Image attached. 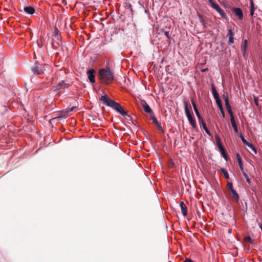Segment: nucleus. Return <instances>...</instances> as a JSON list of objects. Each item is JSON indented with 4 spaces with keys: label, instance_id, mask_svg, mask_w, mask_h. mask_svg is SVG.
<instances>
[{
    "label": "nucleus",
    "instance_id": "obj_29",
    "mask_svg": "<svg viewBox=\"0 0 262 262\" xmlns=\"http://www.w3.org/2000/svg\"><path fill=\"white\" fill-rule=\"evenodd\" d=\"M60 33L58 30V29L55 27V31H54V34H53V37L55 38V37H58V36H60Z\"/></svg>",
    "mask_w": 262,
    "mask_h": 262
},
{
    "label": "nucleus",
    "instance_id": "obj_6",
    "mask_svg": "<svg viewBox=\"0 0 262 262\" xmlns=\"http://www.w3.org/2000/svg\"><path fill=\"white\" fill-rule=\"evenodd\" d=\"M39 69V66H38V62L35 61L34 64L32 67L31 70L32 72L36 75H40L42 73V70Z\"/></svg>",
    "mask_w": 262,
    "mask_h": 262
},
{
    "label": "nucleus",
    "instance_id": "obj_53",
    "mask_svg": "<svg viewBox=\"0 0 262 262\" xmlns=\"http://www.w3.org/2000/svg\"><path fill=\"white\" fill-rule=\"evenodd\" d=\"M208 71V69L207 68H204V69H202L201 70V72H207Z\"/></svg>",
    "mask_w": 262,
    "mask_h": 262
},
{
    "label": "nucleus",
    "instance_id": "obj_1",
    "mask_svg": "<svg viewBox=\"0 0 262 262\" xmlns=\"http://www.w3.org/2000/svg\"><path fill=\"white\" fill-rule=\"evenodd\" d=\"M99 100L102 102L104 105L110 107L114 110L116 111L119 114L123 116H127L130 118V120L132 123L134 125H136L135 123L130 115L128 114L127 111H126L120 104L115 101V100L111 99L109 96L105 94L102 95L100 98Z\"/></svg>",
    "mask_w": 262,
    "mask_h": 262
},
{
    "label": "nucleus",
    "instance_id": "obj_10",
    "mask_svg": "<svg viewBox=\"0 0 262 262\" xmlns=\"http://www.w3.org/2000/svg\"><path fill=\"white\" fill-rule=\"evenodd\" d=\"M24 11L26 14L29 15H33L35 12L34 8L31 6H25Z\"/></svg>",
    "mask_w": 262,
    "mask_h": 262
},
{
    "label": "nucleus",
    "instance_id": "obj_13",
    "mask_svg": "<svg viewBox=\"0 0 262 262\" xmlns=\"http://www.w3.org/2000/svg\"><path fill=\"white\" fill-rule=\"evenodd\" d=\"M220 152L222 155V156L223 157V158L225 159L226 161H228L229 160V157L228 156V154L226 152V150L225 148V147L221 148V149H219Z\"/></svg>",
    "mask_w": 262,
    "mask_h": 262
},
{
    "label": "nucleus",
    "instance_id": "obj_11",
    "mask_svg": "<svg viewBox=\"0 0 262 262\" xmlns=\"http://www.w3.org/2000/svg\"><path fill=\"white\" fill-rule=\"evenodd\" d=\"M142 106L144 110V111L146 113H152V110L150 108V106L147 104V103L144 101V102H143L142 104Z\"/></svg>",
    "mask_w": 262,
    "mask_h": 262
},
{
    "label": "nucleus",
    "instance_id": "obj_18",
    "mask_svg": "<svg viewBox=\"0 0 262 262\" xmlns=\"http://www.w3.org/2000/svg\"><path fill=\"white\" fill-rule=\"evenodd\" d=\"M238 137L240 138L241 141L244 145L248 146V144H250V142L245 139L244 136L242 133L238 134Z\"/></svg>",
    "mask_w": 262,
    "mask_h": 262
},
{
    "label": "nucleus",
    "instance_id": "obj_32",
    "mask_svg": "<svg viewBox=\"0 0 262 262\" xmlns=\"http://www.w3.org/2000/svg\"><path fill=\"white\" fill-rule=\"evenodd\" d=\"M76 108V106H72V107H70V108H67L65 110H66V111L67 112V114H69V113L73 111Z\"/></svg>",
    "mask_w": 262,
    "mask_h": 262
},
{
    "label": "nucleus",
    "instance_id": "obj_52",
    "mask_svg": "<svg viewBox=\"0 0 262 262\" xmlns=\"http://www.w3.org/2000/svg\"><path fill=\"white\" fill-rule=\"evenodd\" d=\"M239 168L244 167L243 161L238 162Z\"/></svg>",
    "mask_w": 262,
    "mask_h": 262
},
{
    "label": "nucleus",
    "instance_id": "obj_31",
    "mask_svg": "<svg viewBox=\"0 0 262 262\" xmlns=\"http://www.w3.org/2000/svg\"><path fill=\"white\" fill-rule=\"evenodd\" d=\"M156 126H157V128H158V130H159L161 133H162V134H164V133H165V132H164V130H163V128H162V127L161 124V123H160L159 124H157Z\"/></svg>",
    "mask_w": 262,
    "mask_h": 262
},
{
    "label": "nucleus",
    "instance_id": "obj_55",
    "mask_svg": "<svg viewBox=\"0 0 262 262\" xmlns=\"http://www.w3.org/2000/svg\"><path fill=\"white\" fill-rule=\"evenodd\" d=\"M202 25L203 26L204 29H205L207 27L206 23L205 21H204V23H202Z\"/></svg>",
    "mask_w": 262,
    "mask_h": 262
},
{
    "label": "nucleus",
    "instance_id": "obj_7",
    "mask_svg": "<svg viewBox=\"0 0 262 262\" xmlns=\"http://www.w3.org/2000/svg\"><path fill=\"white\" fill-rule=\"evenodd\" d=\"M70 86V84L64 82V80L60 81L55 86V91L59 92L61 89H66Z\"/></svg>",
    "mask_w": 262,
    "mask_h": 262
},
{
    "label": "nucleus",
    "instance_id": "obj_3",
    "mask_svg": "<svg viewBox=\"0 0 262 262\" xmlns=\"http://www.w3.org/2000/svg\"><path fill=\"white\" fill-rule=\"evenodd\" d=\"M184 110L186 117L189 122V123L195 129L197 128V124L195 119L193 116V113L191 111V106L189 102L187 101L184 102Z\"/></svg>",
    "mask_w": 262,
    "mask_h": 262
},
{
    "label": "nucleus",
    "instance_id": "obj_16",
    "mask_svg": "<svg viewBox=\"0 0 262 262\" xmlns=\"http://www.w3.org/2000/svg\"><path fill=\"white\" fill-rule=\"evenodd\" d=\"M68 115V114H67L66 110H63L58 117H55L54 118H53V119L60 121V119L67 117Z\"/></svg>",
    "mask_w": 262,
    "mask_h": 262
},
{
    "label": "nucleus",
    "instance_id": "obj_43",
    "mask_svg": "<svg viewBox=\"0 0 262 262\" xmlns=\"http://www.w3.org/2000/svg\"><path fill=\"white\" fill-rule=\"evenodd\" d=\"M255 11V8H250V13L251 16H253Z\"/></svg>",
    "mask_w": 262,
    "mask_h": 262
},
{
    "label": "nucleus",
    "instance_id": "obj_47",
    "mask_svg": "<svg viewBox=\"0 0 262 262\" xmlns=\"http://www.w3.org/2000/svg\"><path fill=\"white\" fill-rule=\"evenodd\" d=\"M250 8H255L254 4L252 0H250Z\"/></svg>",
    "mask_w": 262,
    "mask_h": 262
},
{
    "label": "nucleus",
    "instance_id": "obj_37",
    "mask_svg": "<svg viewBox=\"0 0 262 262\" xmlns=\"http://www.w3.org/2000/svg\"><path fill=\"white\" fill-rule=\"evenodd\" d=\"M236 158H237V160L238 162H240L243 161L242 158V157L240 156V154L239 153L237 152L236 154Z\"/></svg>",
    "mask_w": 262,
    "mask_h": 262
},
{
    "label": "nucleus",
    "instance_id": "obj_22",
    "mask_svg": "<svg viewBox=\"0 0 262 262\" xmlns=\"http://www.w3.org/2000/svg\"><path fill=\"white\" fill-rule=\"evenodd\" d=\"M221 172L224 175L225 178L226 179H229V175L228 173V171L224 168H221Z\"/></svg>",
    "mask_w": 262,
    "mask_h": 262
},
{
    "label": "nucleus",
    "instance_id": "obj_36",
    "mask_svg": "<svg viewBox=\"0 0 262 262\" xmlns=\"http://www.w3.org/2000/svg\"><path fill=\"white\" fill-rule=\"evenodd\" d=\"M221 112L222 116L223 118H225V113L223 108V107H221L220 108H218Z\"/></svg>",
    "mask_w": 262,
    "mask_h": 262
},
{
    "label": "nucleus",
    "instance_id": "obj_26",
    "mask_svg": "<svg viewBox=\"0 0 262 262\" xmlns=\"http://www.w3.org/2000/svg\"><path fill=\"white\" fill-rule=\"evenodd\" d=\"M230 121L231 123V125L233 128L237 126V124L235 122L234 116L230 117Z\"/></svg>",
    "mask_w": 262,
    "mask_h": 262
},
{
    "label": "nucleus",
    "instance_id": "obj_56",
    "mask_svg": "<svg viewBox=\"0 0 262 262\" xmlns=\"http://www.w3.org/2000/svg\"><path fill=\"white\" fill-rule=\"evenodd\" d=\"M203 128L204 129V130L205 131V132H207V130H208V128H207V126H205V127H204Z\"/></svg>",
    "mask_w": 262,
    "mask_h": 262
},
{
    "label": "nucleus",
    "instance_id": "obj_40",
    "mask_svg": "<svg viewBox=\"0 0 262 262\" xmlns=\"http://www.w3.org/2000/svg\"><path fill=\"white\" fill-rule=\"evenodd\" d=\"M38 66H39V69L40 68L42 70V73H43L44 71H45V64H38Z\"/></svg>",
    "mask_w": 262,
    "mask_h": 262
},
{
    "label": "nucleus",
    "instance_id": "obj_51",
    "mask_svg": "<svg viewBox=\"0 0 262 262\" xmlns=\"http://www.w3.org/2000/svg\"><path fill=\"white\" fill-rule=\"evenodd\" d=\"M206 133L209 136L212 137V135L209 129L207 130V132H206Z\"/></svg>",
    "mask_w": 262,
    "mask_h": 262
},
{
    "label": "nucleus",
    "instance_id": "obj_49",
    "mask_svg": "<svg viewBox=\"0 0 262 262\" xmlns=\"http://www.w3.org/2000/svg\"><path fill=\"white\" fill-rule=\"evenodd\" d=\"M183 262H193V261L190 258H186Z\"/></svg>",
    "mask_w": 262,
    "mask_h": 262
},
{
    "label": "nucleus",
    "instance_id": "obj_28",
    "mask_svg": "<svg viewBox=\"0 0 262 262\" xmlns=\"http://www.w3.org/2000/svg\"><path fill=\"white\" fill-rule=\"evenodd\" d=\"M247 146L248 147H249L251 150H252L254 152L255 154H257L256 148L254 147V146L251 143H250V144H248Z\"/></svg>",
    "mask_w": 262,
    "mask_h": 262
},
{
    "label": "nucleus",
    "instance_id": "obj_15",
    "mask_svg": "<svg viewBox=\"0 0 262 262\" xmlns=\"http://www.w3.org/2000/svg\"><path fill=\"white\" fill-rule=\"evenodd\" d=\"M225 107H226V108L227 109V111L228 113L230 115V117H233L234 116V114H233V111L232 110V108H231V106L230 105V102L229 103H226L225 104Z\"/></svg>",
    "mask_w": 262,
    "mask_h": 262
},
{
    "label": "nucleus",
    "instance_id": "obj_35",
    "mask_svg": "<svg viewBox=\"0 0 262 262\" xmlns=\"http://www.w3.org/2000/svg\"><path fill=\"white\" fill-rule=\"evenodd\" d=\"M198 17H199V20H200V22L202 24V23H204V21H205L204 19V18H203V16L202 14H198Z\"/></svg>",
    "mask_w": 262,
    "mask_h": 262
},
{
    "label": "nucleus",
    "instance_id": "obj_57",
    "mask_svg": "<svg viewBox=\"0 0 262 262\" xmlns=\"http://www.w3.org/2000/svg\"><path fill=\"white\" fill-rule=\"evenodd\" d=\"M37 45H38V46L39 47V48H41V47H42V45H41V44H39L38 43H37Z\"/></svg>",
    "mask_w": 262,
    "mask_h": 262
},
{
    "label": "nucleus",
    "instance_id": "obj_20",
    "mask_svg": "<svg viewBox=\"0 0 262 262\" xmlns=\"http://www.w3.org/2000/svg\"><path fill=\"white\" fill-rule=\"evenodd\" d=\"M217 12L220 14V15L223 17L226 20H228V17H227L226 14L224 12V11L220 8Z\"/></svg>",
    "mask_w": 262,
    "mask_h": 262
},
{
    "label": "nucleus",
    "instance_id": "obj_59",
    "mask_svg": "<svg viewBox=\"0 0 262 262\" xmlns=\"http://www.w3.org/2000/svg\"><path fill=\"white\" fill-rule=\"evenodd\" d=\"M52 44L53 46L54 47L53 42H52Z\"/></svg>",
    "mask_w": 262,
    "mask_h": 262
},
{
    "label": "nucleus",
    "instance_id": "obj_38",
    "mask_svg": "<svg viewBox=\"0 0 262 262\" xmlns=\"http://www.w3.org/2000/svg\"><path fill=\"white\" fill-rule=\"evenodd\" d=\"M228 187L230 191H231V190L234 189L233 188V184L232 182H228Z\"/></svg>",
    "mask_w": 262,
    "mask_h": 262
},
{
    "label": "nucleus",
    "instance_id": "obj_41",
    "mask_svg": "<svg viewBox=\"0 0 262 262\" xmlns=\"http://www.w3.org/2000/svg\"><path fill=\"white\" fill-rule=\"evenodd\" d=\"M216 146H217L219 149H221V148L224 147L223 145L222 144V141L217 144H216Z\"/></svg>",
    "mask_w": 262,
    "mask_h": 262
},
{
    "label": "nucleus",
    "instance_id": "obj_14",
    "mask_svg": "<svg viewBox=\"0 0 262 262\" xmlns=\"http://www.w3.org/2000/svg\"><path fill=\"white\" fill-rule=\"evenodd\" d=\"M208 2L210 4L211 7L215 9L216 11L221 8L219 5L215 2V0H208Z\"/></svg>",
    "mask_w": 262,
    "mask_h": 262
},
{
    "label": "nucleus",
    "instance_id": "obj_2",
    "mask_svg": "<svg viewBox=\"0 0 262 262\" xmlns=\"http://www.w3.org/2000/svg\"><path fill=\"white\" fill-rule=\"evenodd\" d=\"M98 76L102 82L106 84H108L115 79L114 73L109 67L99 70Z\"/></svg>",
    "mask_w": 262,
    "mask_h": 262
},
{
    "label": "nucleus",
    "instance_id": "obj_21",
    "mask_svg": "<svg viewBox=\"0 0 262 262\" xmlns=\"http://www.w3.org/2000/svg\"><path fill=\"white\" fill-rule=\"evenodd\" d=\"M214 99H215V103L216 104L217 108H220L221 107H222L223 105H222V101L220 99V96L214 98Z\"/></svg>",
    "mask_w": 262,
    "mask_h": 262
},
{
    "label": "nucleus",
    "instance_id": "obj_50",
    "mask_svg": "<svg viewBox=\"0 0 262 262\" xmlns=\"http://www.w3.org/2000/svg\"><path fill=\"white\" fill-rule=\"evenodd\" d=\"M246 50L247 49H242V52L243 53V56H245L246 53Z\"/></svg>",
    "mask_w": 262,
    "mask_h": 262
},
{
    "label": "nucleus",
    "instance_id": "obj_23",
    "mask_svg": "<svg viewBox=\"0 0 262 262\" xmlns=\"http://www.w3.org/2000/svg\"><path fill=\"white\" fill-rule=\"evenodd\" d=\"M222 98L225 101V104L226 103H229V99L228 94L227 92H224V94L222 96Z\"/></svg>",
    "mask_w": 262,
    "mask_h": 262
},
{
    "label": "nucleus",
    "instance_id": "obj_58",
    "mask_svg": "<svg viewBox=\"0 0 262 262\" xmlns=\"http://www.w3.org/2000/svg\"><path fill=\"white\" fill-rule=\"evenodd\" d=\"M228 232H229V233H231V230H229Z\"/></svg>",
    "mask_w": 262,
    "mask_h": 262
},
{
    "label": "nucleus",
    "instance_id": "obj_44",
    "mask_svg": "<svg viewBox=\"0 0 262 262\" xmlns=\"http://www.w3.org/2000/svg\"><path fill=\"white\" fill-rule=\"evenodd\" d=\"M233 128L235 133H236L238 135V134H240V133H241V132H239L237 126L235 127L234 128Z\"/></svg>",
    "mask_w": 262,
    "mask_h": 262
},
{
    "label": "nucleus",
    "instance_id": "obj_33",
    "mask_svg": "<svg viewBox=\"0 0 262 262\" xmlns=\"http://www.w3.org/2000/svg\"><path fill=\"white\" fill-rule=\"evenodd\" d=\"M243 175L244 176V177L246 179L247 182L248 184H251V180H250V178H249L247 173H244V174H243Z\"/></svg>",
    "mask_w": 262,
    "mask_h": 262
},
{
    "label": "nucleus",
    "instance_id": "obj_48",
    "mask_svg": "<svg viewBox=\"0 0 262 262\" xmlns=\"http://www.w3.org/2000/svg\"><path fill=\"white\" fill-rule=\"evenodd\" d=\"M254 103L255 104V105L258 106V98H256V97H254Z\"/></svg>",
    "mask_w": 262,
    "mask_h": 262
},
{
    "label": "nucleus",
    "instance_id": "obj_4",
    "mask_svg": "<svg viewBox=\"0 0 262 262\" xmlns=\"http://www.w3.org/2000/svg\"><path fill=\"white\" fill-rule=\"evenodd\" d=\"M231 10L239 20H242L243 19L244 15L242 9L236 7H232L231 8Z\"/></svg>",
    "mask_w": 262,
    "mask_h": 262
},
{
    "label": "nucleus",
    "instance_id": "obj_9",
    "mask_svg": "<svg viewBox=\"0 0 262 262\" xmlns=\"http://www.w3.org/2000/svg\"><path fill=\"white\" fill-rule=\"evenodd\" d=\"M227 36L229 38L228 44L232 45L234 42V33L231 29H229L228 31Z\"/></svg>",
    "mask_w": 262,
    "mask_h": 262
},
{
    "label": "nucleus",
    "instance_id": "obj_12",
    "mask_svg": "<svg viewBox=\"0 0 262 262\" xmlns=\"http://www.w3.org/2000/svg\"><path fill=\"white\" fill-rule=\"evenodd\" d=\"M191 103H192V106H193V110H194V111L198 118L200 119L201 118H202V116L201 115H200V113H199V111L197 108V106H196V104L195 103V101L192 99L191 100Z\"/></svg>",
    "mask_w": 262,
    "mask_h": 262
},
{
    "label": "nucleus",
    "instance_id": "obj_34",
    "mask_svg": "<svg viewBox=\"0 0 262 262\" xmlns=\"http://www.w3.org/2000/svg\"><path fill=\"white\" fill-rule=\"evenodd\" d=\"M215 140L216 144H217L222 141L220 136L217 134H215Z\"/></svg>",
    "mask_w": 262,
    "mask_h": 262
},
{
    "label": "nucleus",
    "instance_id": "obj_25",
    "mask_svg": "<svg viewBox=\"0 0 262 262\" xmlns=\"http://www.w3.org/2000/svg\"><path fill=\"white\" fill-rule=\"evenodd\" d=\"M198 120H199V122L201 127H202L203 128L204 127H205L207 126L205 120H204V119L202 117L199 119Z\"/></svg>",
    "mask_w": 262,
    "mask_h": 262
},
{
    "label": "nucleus",
    "instance_id": "obj_5",
    "mask_svg": "<svg viewBox=\"0 0 262 262\" xmlns=\"http://www.w3.org/2000/svg\"><path fill=\"white\" fill-rule=\"evenodd\" d=\"M95 71L94 69H90L87 71L86 74L88 75V79L90 82L92 83H95Z\"/></svg>",
    "mask_w": 262,
    "mask_h": 262
},
{
    "label": "nucleus",
    "instance_id": "obj_46",
    "mask_svg": "<svg viewBox=\"0 0 262 262\" xmlns=\"http://www.w3.org/2000/svg\"><path fill=\"white\" fill-rule=\"evenodd\" d=\"M152 121L156 124V125L160 123L156 118H153Z\"/></svg>",
    "mask_w": 262,
    "mask_h": 262
},
{
    "label": "nucleus",
    "instance_id": "obj_27",
    "mask_svg": "<svg viewBox=\"0 0 262 262\" xmlns=\"http://www.w3.org/2000/svg\"><path fill=\"white\" fill-rule=\"evenodd\" d=\"M248 47V40L244 39L243 44L242 45V49H247Z\"/></svg>",
    "mask_w": 262,
    "mask_h": 262
},
{
    "label": "nucleus",
    "instance_id": "obj_17",
    "mask_svg": "<svg viewBox=\"0 0 262 262\" xmlns=\"http://www.w3.org/2000/svg\"><path fill=\"white\" fill-rule=\"evenodd\" d=\"M211 93H212L213 98H215V97L220 96L219 93H217V92L215 89V86L214 85V84L212 83L211 85Z\"/></svg>",
    "mask_w": 262,
    "mask_h": 262
},
{
    "label": "nucleus",
    "instance_id": "obj_45",
    "mask_svg": "<svg viewBox=\"0 0 262 262\" xmlns=\"http://www.w3.org/2000/svg\"><path fill=\"white\" fill-rule=\"evenodd\" d=\"M126 8L129 9L130 10V11H132V6L130 4H127L126 6Z\"/></svg>",
    "mask_w": 262,
    "mask_h": 262
},
{
    "label": "nucleus",
    "instance_id": "obj_19",
    "mask_svg": "<svg viewBox=\"0 0 262 262\" xmlns=\"http://www.w3.org/2000/svg\"><path fill=\"white\" fill-rule=\"evenodd\" d=\"M231 193H232L233 198L236 201H238L239 199V195L237 192L234 190L232 189L231 191H230Z\"/></svg>",
    "mask_w": 262,
    "mask_h": 262
},
{
    "label": "nucleus",
    "instance_id": "obj_8",
    "mask_svg": "<svg viewBox=\"0 0 262 262\" xmlns=\"http://www.w3.org/2000/svg\"><path fill=\"white\" fill-rule=\"evenodd\" d=\"M180 206L181 207V210L182 211V213L184 216H186L187 214V207L185 205L184 202L183 201H181L180 203Z\"/></svg>",
    "mask_w": 262,
    "mask_h": 262
},
{
    "label": "nucleus",
    "instance_id": "obj_42",
    "mask_svg": "<svg viewBox=\"0 0 262 262\" xmlns=\"http://www.w3.org/2000/svg\"><path fill=\"white\" fill-rule=\"evenodd\" d=\"M149 114H150V119L152 120L153 118H156L153 111L152 113H149Z\"/></svg>",
    "mask_w": 262,
    "mask_h": 262
},
{
    "label": "nucleus",
    "instance_id": "obj_54",
    "mask_svg": "<svg viewBox=\"0 0 262 262\" xmlns=\"http://www.w3.org/2000/svg\"><path fill=\"white\" fill-rule=\"evenodd\" d=\"M240 168V170H241L242 172V174H244V173H245L246 172L244 170V167H241L239 168Z\"/></svg>",
    "mask_w": 262,
    "mask_h": 262
},
{
    "label": "nucleus",
    "instance_id": "obj_39",
    "mask_svg": "<svg viewBox=\"0 0 262 262\" xmlns=\"http://www.w3.org/2000/svg\"><path fill=\"white\" fill-rule=\"evenodd\" d=\"M164 34L165 35V36L168 38V39H170L171 38V37L169 35V31H165L164 32Z\"/></svg>",
    "mask_w": 262,
    "mask_h": 262
},
{
    "label": "nucleus",
    "instance_id": "obj_24",
    "mask_svg": "<svg viewBox=\"0 0 262 262\" xmlns=\"http://www.w3.org/2000/svg\"><path fill=\"white\" fill-rule=\"evenodd\" d=\"M54 41L58 46H60L62 41L60 36L56 37L53 38Z\"/></svg>",
    "mask_w": 262,
    "mask_h": 262
},
{
    "label": "nucleus",
    "instance_id": "obj_30",
    "mask_svg": "<svg viewBox=\"0 0 262 262\" xmlns=\"http://www.w3.org/2000/svg\"><path fill=\"white\" fill-rule=\"evenodd\" d=\"M245 241L246 242L249 243L250 244H252L253 243V239L249 236H247L245 237Z\"/></svg>",
    "mask_w": 262,
    "mask_h": 262
}]
</instances>
